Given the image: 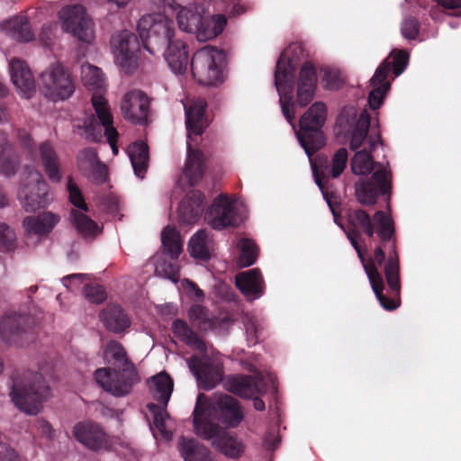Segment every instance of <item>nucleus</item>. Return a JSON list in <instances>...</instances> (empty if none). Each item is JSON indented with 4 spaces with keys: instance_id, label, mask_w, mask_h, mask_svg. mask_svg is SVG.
Masks as SVG:
<instances>
[{
    "instance_id": "f257e3e1",
    "label": "nucleus",
    "mask_w": 461,
    "mask_h": 461,
    "mask_svg": "<svg viewBox=\"0 0 461 461\" xmlns=\"http://www.w3.org/2000/svg\"><path fill=\"white\" fill-rule=\"evenodd\" d=\"M194 429L199 437L210 440L212 447L230 459H239L245 453L243 441L214 424V420L234 428L243 419L239 402L230 395L214 393L210 399L200 393L194 410Z\"/></svg>"
},
{
    "instance_id": "f03ea898",
    "label": "nucleus",
    "mask_w": 461,
    "mask_h": 461,
    "mask_svg": "<svg viewBox=\"0 0 461 461\" xmlns=\"http://www.w3.org/2000/svg\"><path fill=\"white\" fill-rule=\"evenodd\" d=\"M296 50V47H290L282 52L275 71V86L279 95L282 113L293 128H294L293 120L297 107H305L312 102L317 86V74L314 67L310 63H304L299 72L296 96L294 99V79L297 64L295 59L291 55Z\"/></svg>"
},
{
    "instance_id": "7ed1b4c3",
    "label": "nucleus",
    "mask_w": 461,
    "mask_h": 461,
    "mask_svg": "<svg viewBox=\"0 0 461 461\" xmlns=\"http://www.w3.org/2000/svg\"><path fill=\"white\" fill-rule=\"evenodd\" d=\"M137 31L143 47L151 55L163 50V58L175 75H184L188 66V47L175 36L171 20L162 14H149L141 16Z\"/></svg>"
},
{
    "instance_id": "20e7f679",
    "label": "nucleus",
    "mask_w": 461,
    "mask_h": 461,
    "mask_svg": "<svg viewBox=\"0 0 461 461\" xmlns=\"http://www.w3.org/2000/svg\"><path fill=\"white\" fill-rule=\"evenodd\" d=\"M381 144L378 132H372L366 139L364 144L356 149L350 161L351 171L354 175L364 176L375 171L371 176L372 181L360 180L355 185V195L358 203L363 205H373L376 203L378 194L391 193V171L388 163L382 165L375 163L371 152Z\"/></svg>"
},
{
    "instance_id": "39448f33",
    "label": "nucleus",
    "mask_w": 461,
    "mask_h": 461,
    "mask_svg": "<svg viewBox=\"0 0 461 461\" xmlns=\"http://www.w3.org/2000/svg\"><path fill=\"white\" fill-rule=\"evenodd\" d=\"M104 358L110 363L114 361L118 369L99 368L95 372L96 383L107 393L116 397L129 394L132 387L139 383L140 377L136 367L127 358L121 343L110 340L104 349Z\"/></svg>"
},
{
    "instance_id": "423d86ee",
    "label": "nucleus",
    "mask_w": 461,
    "mask_h": 461,
    "mask_svg": "<svg viewBox=\"0 0 461 461\" xmlns=\"http://www.w3.org/2000/svg\"><path fill=\"white\" fill-rule=\"evenodd\" d=\"M187 130V157L183 174L189 185H196L203 175V155L194 149L195 138L202 135L208 127L209 122L205 116L206 102L203 98L186 99L183 102Z\"/></svg>"
},
{
    "instance_id": "0eeeda50",
    "label": "nucleus",
    "mask_w": 461,
    "mask_h": 461,
    "mask_svg": "<svg viewBox=\"0 0 461 461\" xmlns=\"http://www.w3.org/2000/svg\"><path fill=\"white\" fill-rule=\"evenodd\" d=\"M348 227L347 230H344L345 233L363 265L372 290L377 300L385 310H395L399 306V303L394 299L387 298L384 295L383 277L373 262L366 263L362 250L357 243V240L360 238V229L368 237L374 235V225L369 214L361 209L349 211L348 213Z\"/></svg>"
},
{
    "instance_id": "6e6552de",
    "label": "nucleus",
    "mask_w": 461,
    "mask_h": 461,
    "mask_svg": "<svg viewBox=\"0 0 461 461\" xmlns=\"http://www.w3.org/2000/svg\"><path fill=\"white\" fill-rule=\"evenodd\" d=\"M326 119L327 108L325 104L322 102H315L301 117L300 130L296 131L297 139L311 162L315 183L322 193L324 187L322 179L319 176L311 157L323 145L320 130L324 125Z\"/></svg>"
},
{
    "instance_id": "1a4fd4ad",
    "label": "nucleus",
    "mask_w": 461,
    "mask_h": 461,
    "mask_svg": "<svg viewBox=\"0 0 461 461\" xmlns=\"http://www.w3.org/2000/svg\"><path fill=\"white\" fill-rule=\"evenodd\" d=\"M49 393L50 387L42 375L28 372L14 382L11 397L21 411L28 415H36L41 411L42 402Z\"/></svg>"
},
{
    "instance_id": "9d476101",
    "label": "nucleus",
    "mask_w": 461,
    "mask_h": 461,
    "mask_svg": "<svg viewBox=\"0 0 461 461\" xmlns=\"http://www.w3.org/2000/svg\"><path fill=\"white\" fill-rule=\"evenodd\" d=\"M173 381L168 375L161 372L154 375L149 381V389L153 398L159 402L163 407L155 403H149L148 409L153 415V422L160 437L165 441L172 439V420L166 411V406L173 392Z\"/></svg>"
},
{
    "instance_id": "9b49d317",
    "label": "nucleus",
    "mask_w": 461,
    "mask_h": 461,
    "mask_svg": "<svg viewBox=\"0 0 461 461\" xmlns=\"http://www.w3.org/2000/svg\"><path fill=\"white\" fill-rule=\"evenodd\" d=\"M226 55L215 47L207 45L198 50L191 60V71L199 84L213 86L223 81Z\"/></svg>"
},
{
    "instance_id": "f8f14e48",
    "label": "nucleus",
    "mask_w": 461,
    "mask_h": 461,
    "mask_svg": "<svg viewBox=\"0 0 461 461\" xmlns=\"http://www.w3.org/2000/svg\"><path fill=\"white\" fill-rule=\"evenodd\" d=\"M94 109L98 120L91 114L83 124H77V128L80 131V135L92 141H100L104 130L113 152L117 154L118 149L115 141L118 132L113 125V119L108 103L103 98L95 96L94 98Z\"/></svg>"
},
{
    "instance_id": "ddd939ff",
    "label": "nucleus",
    "mask_w": 461,
    "mask_h": 461,
    "mask_svg": "<svg viewBox=\"0 0 461 461\" xmlns=\"http://www.w3.org/2000/svg\"><path fill=\"white\" fill-rule=\"evenodd\" d=\"M370 116L366 111H362L358 115L357 108L348 105L340 111L335 125L337 136H350L349 148L351 150L359 149L370 134Z\"/></svg>"
},
{
    "instance_id": "4468645a",
    "label": "nucleus",
    "mask_w": 461,
    "mask_h": 461,
    "mask_svg": "<svg viewBox=\"0 0 461 461\" xmlns=\"http://www.w3.org/2000/svg\"><path fill=\"white\" fill-rule=\"evenodd\" d=\"M393 61L388 59L376 68L370 79V86L373 87L368 96V103L373 110H376L382 104L384 98L390 88V82L386 80L392 68L395 77L400 76L406 68L409 61V55L404 50L392 52Z\"/></svg>"
},
{
    "instance_id": "2eb2a0df",
    "label": "nucleus",
    "mask_w": 461,
    "mask_h": 461,
    "mask_svg": "<svg viewBox=\"0 0 461 461\" xmlns=\"http://www.w3.org/2000/svg\"><path fill=\"white\" fill-rule=\"evenodd\" d=\"M18 198L27 212H34L41 208H44L52 201L49 193V185L44 181L41 174L29 167L24 169Z\"/></svg>"
},
{
    "instance_id": "dca6fc26",
    "label": "nucleus",
    "mask_w": 461,
    "mask_h": 461,
    "mask_svg": "<svg viewBox=\"0 0 461 461\" xmlns=\"http://www.w3.org/2000/svg\"><path fill=\"white\" fill-rule=\"evenodd\" d=\"M76 86L68 71L55 63L46 68L40 77V91L48 99L57 102L69 98Z\"/></svg>"
},
{
    "instance_id": "f3484780",
    "label": "nucleus",
    "mask_w": 461,
    "mask_h": 461,
    "mask_svg": "<svg viewBox=\"0 0 461 461\" xmlns=\"http://www.w3.org/2000/svg\"><path fill=\"white\" fill-rule=\"evenodd\" d=\"M62 30L79 41L90 44L95 37V24L82 5L61 8L58 14Z\"/></svg>"
},
{
    "instance_id": "a211bd4d",
    "label": "nucleus",
    "mask_w": 461,
    "mask_h": 461,
    "mask_svg": "<svg viewBox=\"0 0 461 461\" xmlns=\"http://www.w3.org/2000/svg\"><path fill=\"white\" fill-rule=\"evenodd\" d=\"M111 47L115 63L126 73H131L138 65L140 43L132 32L122 31L114 33L111 39Z\"/></svg>"
},
{
    "instance_id": "6ab92c4d",
    "label": "nucleus",
    "mask_w": 461,
    "mask_h": 461,
    "mask_svg": "<svg viewBox=\"0 0 461 461\" xmlns=\"http://www.w3.org/2000/svg\"><path fill=\"white\" fill-rule=\"evenodd\" d=\"M275 376L268 374L266 377L257 373L254 376L249 375H235L226 378L224 381V388L240 397L251 398L258 393H262L268 389L271 384L274 390Z\"/></svg>"
},
{
    "instance_id": "aec40b11",
    "label": "nucleus",
    "mask_w": 461,
    "mask_h": 461,
    "mask_svg": "<svg viewBox=\"0 0 461 461\" xmlns=\"http://www.w3.org/2000/svg\"><path fill=\"white\" fill-rule=\"evenodd\" d=\"M187 366L196 379L198 386L210 390L214 388L223 376V366L221 361L209 357H192Z\"/></svg>"
},
{
    "instance_id": "412c9836",
    "label": "nucleus",
    "mask_w": 461,
    "mask_h": 461,
    "mask_svg": "<svg viewBox=\"0 0 461 461\" xmlns=\"http://www.w3.org/2000/svg\"><path fill=\"white\" fill-rule=\"evenodd\" d=\"M204 220L214 230L237 224L239 218L236 200L223 194L217 196L205 212Z\"/></svg>"
},
{
    "instance_id": "4be33fe9",
    "label": "nucleus",
    "mask_w": 461,
    "mask_h": 461,
    "mask_svg": "<svg viewBox=\"0 0 461 461\" xmlns=\"http://www.w3.org/2000/svg\"><path fill=\"white\" fill-rule=\"evenodd\" d=\"M123 118L134 124H145L149 113V99L140 90L128 91L121 102Z\"/></svg>"
},
{
    "instance_id": "5701e85b",
    "label": "nucleus",
    "mask_w": 461,
    "mask_h": 461,
    "mask_svg": "<svg viewBox=\"0 0 461 461\" xmlns=\"http://www.w3.org/2000/svg\"><path fill=\"white\" fill-rule=\"evenodd\" d=\"M31 323V318L26 314L7 313L0 321V336L6 343L22 346L21 340Z\"/></svg>"
},
{
    "instance_id": "b1692460",
    "label": "nucleus",
    "mask_w": 461,
    "mask_h": 461,
    "mask_svg": "<svg viewBox=\"0 0 461 461\" xmlns=\"http://www.w3.org/2000/svg\"><path fill=\"white\" fill-rule=\"evenodd\" d=\"M73 435L78 442L92 450L105 449L109 446L107 434L98 424L92 421L76 424Z\"/></svg>"
},
{
    "instance_id": "393cba45",
    "label": "nucleus",
    "mask_w": 461,
    "mask_h": 461,
    "mask_svg": "<svg viewBox=\"0 0 461 461\" xmlns=\"http://www.w3.org/2000/svg\"><path fill=\"white\" fill-rule=\"evenodd\" d=\"M9 71L18 94L23 98H31L36 92V84L28 66L19 59H13L9 62Z\"/></svg>"
},
{
    "instance_id": "a878e982",
    "label": "nucleus",
    "mask_w": 461,
    "mask_h": 461,
    "mask_svg": "<svg viewBox=\"0 0 461 461\" xmlns=\"http://www.w3.org/2000/svg\"><path fill=\"white\" fill-rule=\"evenodd\" d=\"M174 12L179 29L195 35L203 16L208 14V8L204 4L194 2L185 6L179 5Z\"/></svg>"
},
{
    "instance_id": "bb28decb",
    "label": "nucleus",
    "mask_w": 461,
    "mask_h": 461,
    "mask_svg": "<svg viewBox=\"0 0 461 461\" xmlns=\"http://www.w3.org/2000/svg\"><path fill=\"white\" fill-rule=\"evenodd\" d=\"M79 170L92 182L102 184L107 177V168L97 158L93 148L82 149L77 156Z\"/></svg>"
},
{
    "instance_id": "cd10ccee",
    "label": "nucleus",
    "mask_w": 461,
    "mask_h": 461,
    "mask_svg": "<svg viewBox=\"0 0 461 461\" xmlns=\"http://www.w3.org/2000/svg\"><path fill=\"white\" fill-rule=\"evenodd\" d=\"M235 284L249 301H254L263 294V278L257 268L238 274L235 277Z\"/></svg>"
},
{
    "instance_id": "c85d7f7f",
    "label": "nucleus",
    "mask_w": 461,
    "mask_h": 461,
    "mask_svg": "<svg viewBox=\"0 0 461 461\" xmlns=\"http://www.w3.org/2000/svg\"><path fill=\"white\" fill-rule=\"evenodd\" d=\"M204 202L205 197L201 192L194 191L188 194L178 207L180 221L185 224L196 222L203 212Z\"/></svg>"
},
{
    "instance_id": "c756f323",
    "label": "nucleus",
    "mask_w": 461,
    "mask_h": 461,
    "mask_svg": "<svg viewBox=\"0 0 461 461\" xmlns=\"http://www.w3.org/2000/svg\"><path fill=\"white\" fill-rule=\"evenodd\" d=\"M81 79L83 84L90 91H92V104L94 105V98L99 96L106 103L107 100L104 96L106 90V84L102 70L89 63H84L81 66Z\"/></svg>"
},
{
    "instance_id": "7c9ffc66",
    "label": "nucleus",
    "mask_w": 461,
    "mask_h": 461,
    "mask_svg": "<svg viewBox=\"0 0 461 461\" xmlns=\"http://www.w3.org/2000/svg\"><path fill=\"white\" fill-rule=\"evenodd\" d=\"M1 28L7 35L18 41L27 42L34 39L31 24L24 15L10 17L2 23Z\"/></svg>"
},
{
    "instance_id": "2f4dec72",
    "label": "nucleus",
    "mask_w": 461,
    "mask_h": 461,
    "mask_svg": "<svg viewBox=\"0 0 461 461\" xmlns=\"http://www.w3.org/2000/svg\"><path fill=\"white\" fill-rule=\"evenodd\" d=\"M100 319L105 328L113 333L123 332L131 323L128 314L118 305L104 308Z\"/></svg>"
},
{
    "instance_id": "473e14b6",
    "label": "nucleus",
    "mask_w": 461,
    "mask_h": 461,
    "mask_svg": "<svg viewBox=\"0 0 461 461\" xmlns=\"http://www.w3.org/2000/svg\"><path fill=\"white\" fill-rule=\"evenodd\" d=\"M40 158L46 175L53 183H59L62 178L59 157L50 142H43L39 147Z\"/></svg>"
},
{
    "instance_id": "72a5a7b5",
    "label": "nucleus",
    "mask_w": 461,
    "mask_h": 461,
    "mask_svg": "<svg viewBox=\"0 0 461 461\" xmlns=\"http://www.w3.org/2000/svg\"><path fill=\"white\" fill-rule=\"evenodd\" d=\"M227 24V18L224 14H213L210 17L203 16L201 20V26L195 33V38L198 41H211L219 36L224 30Z\"/></svg>"
},
{
    "instance_id": "f704fd0d",
    "label": "nucleus",
    "mask_w": 461,
    "mask_h": 461,
    "mask_svg": "<svg viewBox=\"0 0 461 461\" xmlns=\"http://www.w3.org/2000/svg\"><path fill=\"white\" fill-rule=\"evenodd\" d=\"M213 241L205 230H199L189 240L187 249L195 259L207 261L211 258Z\"/></svg>"
},
{
    "instance_id": "c9c22d12",
    "label": "nucleus",
    "mask_w": 461,
    "mask_h": 461,
    "mask_svg": "<svg viewBox=\"0 0 461 461\" xmlns=\"http://www.w3.org/2000/svg\"><path fill=\"white\" fill-rule=\"evenodd\" d=\"M59 218L47 212L38 216H28L23 221V227L27 234L45 235L58 223Z\"/></svg>"
},
{
    "instance_id": "e433bc0d",
    "label": "nucleus",
    "mask_w": 461,
    "mask_h": 461,
    "mask_svg": "<svg viewBox=\"0 0 461 461\" xmlns=\"http://www.w3.org/2000/svg\"><path fill=\"white\" fill-rule=\"evenodd\" d=\"M178 450L185 461H214L210 451L194 438L181 437Z\"/></svg>"
},
{
    "instance_id": "4c0bfd02",
    "label": "nucleus",
    "mask_w": 461,
    "mask_h": 461,
    "mask_svg": "<svg viewBox=\"0 0 461 461\" xmlns=\"http://www.w3.org/2000/svg\"><path fill=\"white\" fill-rule=\"evenodd\" d=\"M19 159L5 133L0 131V172L6 176H14L18 168Z\"/></svg>"
},
{
    "instance_id": "58836bf2",
    "label": "nucleus",
    "mask_w": 461,
    "mask_h": 461,
    "mask_svg": "<svg viewBox=\"0 0 461 461\" xmlns=\"http://www.w3.org/2000/svg\"><path fill=\"white\" fill-rule=\"evenodd\" d=\"M128 155L134 170L139 178H143L148 168L149 148L143 141H138L128 147Z\"/></svg>"
},
{
    "instance_id": "ea45409f",
    "label": "nucleus",
    "mask_w": 461,
    "mask_h": 461,
    "mask_svg": "<svg viewBox=\"0 0 461 461\" xmlns=\"http://www.w3.org/2000/svg\"><path fill=\"white\" fill-rule=\"evenodd\" d=\"M172 330L175 336L189 347L200 352H204L206 350L204 342L189 328L185 321L182 320L174 321L172 323Z\"/></svg>"
},
{
    "instance_id": "a19ab883",
    "label": "nucleus",
    "mask_w": 461,
    "mask_h": 461,
    "mask_svg": "<svg viewBox=\"0 0 461 461\" xmlns=\"http://www.w3.org/2000/svg\"><path fill=\"white\" fill-rule=\"evenodd\" d=\"M84 211H71L73 225L82 237H95L101 232V228Z\"/></svg>"
},
{
    "instance_id": "79ce46f5",
    "label": "nucleus",
    "mask_w": 461,
    "mask_h": 461,
    "mask_svg": "<svg viewBox=\"0 0 461 461\" xmlns=\"http://www.w3.org/2000/svg\"><path fill=\"white\" fill-rule=\"evenodd\" d=\"M190 321L201 330H209L215 328L217 320L208 310L199 304L193 305L188 311Z\"/></svg>"
},
{
    "instance_id": "37998d69",
    "label": "nucleus",
    "mask_w": 461,
    "mask_h": 461,
    "mask_svg": "<svg viewBox=\"0 0 461 461\" xmlns=\"http://www.w3.org/2000/svg\"><path fill=\"white\" fill-rule=\"evenodd\" d=\"M161 242L167 254L172 258H177L182 252V240L176 229L166 227L161 233Z\"/></svg>"
},
{
    "instance_id": "c03bdc74",
    "label": "nucleus",
    "mask_w": 461,
    "mask_h": 461,
    "mask_svg": "<svg viewBox=\"0 0 461 461\" xmlns=\"http://www.w3.org/2000/svg\"><path fill=\"white\" fill-rule=\"evenodd\" d=\"M393 253V255L389 257L384 266V275L390 289L399 294L401 287L399 279V259L394 247Z\"/></svg>"
},
{
    "instance_id": "a18cd8bd",
    "label": "nucleus",
    "mask_w": 461,
    "mask_h": 461,
    "mask_svg": "<svg viewBox=\"0 0 461 461\" xmlns=\"http://www.w3.org/2000/svg\"><path fill=\"white\" fill-rule=\"evenodd\" d=\"M240 249L239 265L247 267L253 265L258 258V249L254 241L249 239H241L238 243Z\"/></svg>"
},
{
    "instance_id": "49530a36",
    "label": "nucleus",
    "mask_w": 461,
    "mask_h": 461,
    "mask_svg": "<svg viewBox=\"0 0 461 461\" xmlns=\"http://www.w3.org/2000/svg\"><path fill=\"white\" fill-rule=\"evenodd\" d=\"M154 271L157 276L166 278L173 283H177L179 280V268L176 264L167 262L161 257L154 258Z\"/></svg>"
},
{
    "instance_id": "de8ad7c7",
    "label": "nucleus",
    "mask_w": 461,
    "mask_h": 461,
    "mask_svg": "<svg viewBox=\"0 0 461 461\" xmlns=\"http://www.w3.org/2000/svg\"><path fill=\"white\" fill-rule=\"evenodd\" d=\"M374 220L378 224V236L384 241L390 240L394 234V226L391 215L383 211H377L374 214Z\"/></svg>"
},
{
    "instance_id": "09e8293b",
    "label": "nucleus",
    "mask_w": 461,
    "mask_h": 461,
    "mask_svg": "<svg viewBox=\"0 0 461 461\" xmlns=\"http://www.w3.org/2000/svg\"><path fill=\"white\" fill-rule=\"evenodd\" d=\"M16 248V234L5 222H0V249L11 251Z\"/></svg>"
},
{
    "instance_id": "8fccbe9b",
    "label": "nucleus",
    "mask_w": 461,
    "mask_h": 461,
    "mask_svg": "<svg viewBox=\"0 0 461 461\" xmlns=\"http://www.w3.org/2000/svg\"><path fill=\"white\" fill-rule=\"evenodd\" d=\"M348 154L345 148H340L333 155L331 160L330 175L333 178H337L346 168Z\"/></svg>"
},
{
    "instance_id": "3c124183",
    "label": "nucleus",
    "mask_w": 461,
    "mask_h": 461,
    "mask_svg": "<svg viewBox=\"0 0 461 461\" xmlns=\"http://www.w3.org/2000/svg\"><path fill=\"white\" fill-rule=\"evenodd\" d=\"M323 86L329 90H335L342 85V78L339 70L334 68H324L321 69Z\"/></svg>"
},
{
    "instance_id": "603ef678",
    "label": "nucleus",
    "mask_w": 461,
    "mask_h": 461,
    "mask_svg": "<svg viewBox=\"0 0 461 461\" xmlns=\"http://www.w3.org/2000/svg\"><path fill=\"white\" fill-rule=\"evenodd\" d=\"M67 189L68 192L69 201L77 208V211L87 212V206L85 203L81 191L71 178L68 181Z\"/></svg>"
},
{
    "instance_id": "864d4df0",
    "label": "nucleus",
    "mask_w": 461,
    "mask_h": 461,
    "mask_svg": "<svg viewBox=\"0 0 461 461\" xmlns=\"http://www.w3.org/2000/svg\"><path fill=\"white\" fill-rule=\"evenodd\" d=\"M84 294L85 296L94 303H101L105 298V292L101 285H87L84 287Z\"/></svg>"
},
{
    "instance_id": "5fc2aeb1",
    "label": "nucleus",
    "mask_w": 461,
    "mask_h": 461,
    "mask_svg": "<svg viewBox=\"0 0 461 461\" xmlns=\"http://www.w3.org/2000/svg\"><path fill=\"white\" fill-rule=\"evenodd\" d=\"M90 279V276L86 274H72L62 278L63 285L70 291H75L78 285Z\"/></svg>"
},
{
    "instance_id": "6e6d98bb",
    "label": "nucleus",
    "mask_w": 461,
    "mask_h": 461,
    "mask_svg": "<svg viewBox=\"0 0 461 461\" xmlns=\"http://www.w3.org/2000/svg\"><path fill=\"white\" fill-rule=\"evenodd\" d=\"M419 32L418 21L413 17H406L402 24V33L403 37L411 40L414 39Z\"/></svg>"
},
{
    "instance_id": "4d7b16f0",
    "label": "nucleus",
    "mask_w": 461,
    "mask_h": 461,
    "mask_svg": "<svg viewBox=\"0 0 461 461\" xmlns=\"http://www.w3.org/2000/svg\"><path fill=\"white\" fill-rule=\"evenodd\" d=\"M245 331L249 344L255 345L258 341V328L254 318H248L245 322Z\"/></svg>"
},
{
    "instance_id": "13d9d810",
    "label": "nucleus",
    "mask_w": 461,
    "mask_h": 461,
    "mask_svg": "<svg viewBox=\"0 0 461 461\" xmlns=\"http://www.w3.org/2000/svg\"><path fill=\"white\" fill-rule=\"evenodd\" d=\"M185 289L191 294L192 296L197 301H202L204 298L203 292L192 281L185 279L184 281Z\"/></svg>"
},
{
    "instance_id": "bf43d9fd",
    "label": "nucleus",
    "mask_w": 461,
    "mask_h": 461,
    "mask_svg": "<svg viewBox=\"0 0 461 461\" xmlns=\"http://www.w3.org/2000/svg\"><path fill=\"white\" fill-rule=\"evenodd\" d=\"M279 442L280 438L276 432H269L264 438V446L269 450H274Z\"/></svg>"
},
{
    "instance_id": "052dcab7",
    "label": "nucleus",
    "mask_w": 461,
    "mask_h": 461,
    "mask_svg": "<svg viewBox=\"0 0 461 461\" xmlns=\"http://www.w3.org/2000/svg\"><path fill=\"white\" fill-rule=\"evenodd\" d=\"M18 138H19L22 145H23L24 148L27 149L30 153H32L34 143L32 140L29 133L25 130H19L18 131Z\"/></svg>"
},
{
    "instance_id": "680f3d73",
    "label": "nucleus",
    "mask_w": 461,
    "mask_h": 461,
    "mask_svg": "<svg viewBox=\"0 0 461 461\" xmlns=\"http://www.w3.org/2000/svg\"><path fill=\"white\" fill-rule=\"evenodd\" d=\"M56 27L57 25L54 23L44 24L42 26L41 41L44 44H48V42L50 41Z\"/></svg>"
},
{
    "instance_id": "e2e57ef3",
    "label": "nucleus",
    "mask_w": 461,
    "mask_h": 461,
    "mask_svg": "<svg viewBox=\"0 0 461 461\" xmlns=\"http://www.w3.org/2000/svg\"><path fill=\"white\" fill-rule=\"evenodd\" d=\"M39 429L48 438H52L54 436V429L51 425L46 420H38L37 422Z\"/></svg>"
},
{
    "instance_id": "0e129e2a",
    "label": "nucleus",
    "mask_w": 461,
    "mask_h": 461,
    "mask_svg": "<svg viewBox=\"0 0 461 461\" xmlns=\"http://www.w3.org/2000/svg\"><path fill=\"white\" fill-rule=\"evenodd\" d=\"M153 3L158 6L167 8L169 10L176 11L179 7V4L176 0H153Z\"/></svg>"
},
{
    "instance_id": "69168bd1",
    "label": "nucleus",
    "mask_w": 461,
    "mask_h": 461,
    "mask_svg": "<svg viewBox=\"0 0 461 461\" xmlns=\"http://www.w3.org/2000/svg\"><path fill=\"white\" fill-rule=\"evenodd\" d=\"M438 5L446 9L461 8V0H437Z\"/></svg>"
},
{
    "instance_id": "338daca9",
    "label": "nucleus",
    "mask_w": 461,
    "mask_h": 461,
    "mask_svg": "<svg viewBox=\"0 0 461 461\" xmlns=\"http://www.w3.org/2000/svg\"><path fill=\"white\" fill-rule=\"evenodd\" d=\"M249 9V5H245V4H242V3H237V4H235L233 5L231 13L234 15H239V14H244Z\"/></svg>"
},
{
    "instance_id": "774afa93",
    "label": "nucleus",
    "mask_w": 461,
    "mask_h": 461,
    "mask_svg": "<svg viewBox=\"0 0 461 461\" xmlns=\"http://www.w3.org/2000/svg\"><path fill=\"white\" fill-rule=\"evenodd\" d=\"M385 258V254L384 250L381 249V247H377L374 253V259L376 261L378 265H382Z\"/></svg>"
}]
</instances>
